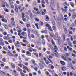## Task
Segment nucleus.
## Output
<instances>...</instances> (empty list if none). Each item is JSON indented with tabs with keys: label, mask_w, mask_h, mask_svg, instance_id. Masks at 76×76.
<instances>
[{
	"label": "nucleus",
	"mask_w": 76,
	"mask_h": 76,
	"mask_svg": "<svg viewBox=\"0 0 76 76\" xmlns=\"http://www.w3.org/2000/svg\"><path fill=\"white\" fill-rule=\"evenodd\" d=\"M54 0H51V2L50 4V7L51 8L53 7H54Z\"/></svg>",
	"instance_id": "nucleus-1"
},
{
	"label": "nucleus",
	"mask_w": 76,
	"mask_h": 76,
	"mask_svg": "<svg viewBox=\"0 0 76 76\" xmlns=\"http://www.w3.org/2000/svg\"><path fill=\"white\" fill-rule=\"evenodd\" d=\"M7 55H8V56H11V57L13 56V54L12 53V52H10V51H9L7 52Z\"/></svg>",
	"instance_id": "nucleus-2"
},
{
	"label": "nucleus",
	"mask_w": 76,
	"mask_h": 76,
	"mask_svg": "<svg viewBox=\"0 0 76 76\" xmlns=\"http://www.w3.org/2000/svg\"><path fill=\"white\" fill-rule=\"evenodd\" d=\"M27 32L28 33V35L29 37H31V33H30V29L29 28H28Z\"/></svg>",
	"instance_id": "nucleus-3"
},
{
	"label": "nucleus",
	"mask_w": 76,
	"mask_h": 76,
	"mask_svg": "<svg viewBox=\"0 0 76 76\" xmlns=\"http://www.w3.org/2000/svg\"><path fill=\"white\" fill-rule=\"evenodd\" d=\"M15 11H16L17 13H18V12H19L18 8L17 7V5H15Z\"/></svg>",
	"instance_id": "nucleus-4"
},
{
	"label": "nucleus",
	"mask_w": 76,
	"mask_h": 76,
	"mask_svg": "<svg viewBox=\"0 0 76 76\" xmlns=\"http://www.w3.org/2000/svg\"><path fill=\"white\" fill-rule=\"evenodd\" d=\"M76 13H73L72 18H73V19H75V18H76Z\"/></svg>",
	"instance_id": "nucleus-5"
},
{
	"label": "nucleus",
	"mask_w": 76,
	"mask_h": 76,
	"mask_svg": "<svg viewBox=\"0 0 76 76\" xmlns=\"http://www.w3.org/2000/svg\"><path fill=\"white\" fill-rule=\"evenodd\" d=\"M54 47V50H55V52H57V50H58V48H57V46H53Z\"/></svg>",
	"instance_id": "nucleus-6"
},
{
	"label": "nucleus",
	"mask_w": 76,
	"mask_h": 76,
	"mask_svg": "<svg viewBox=\"0 0 76 76\" xmlns=\"http://www.w3.org/2000/svg\"><path fill=\"white\" fill-rule=\"evenodd\" d=\"M62 37L63 38H64V41H65V40H66V36L65 35V34L64 33L62 34Z\"/></svg>",
	"instance_id": "nucleus-7"
},
{
	"label": "nucleus",
	"mask_w": 76,
	"mask_h": 76,
	"mask_svg": "<svg viewBox=\"0 0 76 76\" xmlns=\"http://www.w3.org/2000/svg\"><path fill=\"white\" fill-rule=\"evenodd\" d=\"M70 4L72 7L74 8L75 6V4H74V3L71 2H70Z\"/></svg>",
	"instance_id": "nucleus-8"
},
{
	"label": "nucleus",
	"mask_w": 76,
	"mask_h": 76,
	"mask_svg": "<svg viewBox=\"0 0 76 76\" xmlns=\"http://www.w3.org/2000/svg\"><path fill=\"white\" fill-rule=\"evenodd\" d=\"M11 24L13 26H14V27H16V25H15V22L14 21H12L11 22Z\"/></svg>",
	"instance_id": "nucleus-9"
},
{
	"label": "nucleus",
	"mask_w": 76,
	"mask_h": 76,
	"mask_svg": "<svg viewBox=\"0 0 76 76\" xmlns=\"http://www.w3.org/2000/svg\"><path fill=\"white\" fill-rule=\"evenodd\" d=\"M26 54H27V55H29L28 56H31L32 54L31 53H30L29 52L27 51L26 53Z\"/></svg>",
	"instance_id": "nucleus-10"
},
{
	"label": "nucleus",
	"mask_w": 76,
	"mask_h": 76,
	"mask_svg": "<svg viewBox=\"0 0 76 76\" xmlns=\"http://www.w3.org/2000/svg\"><path fill=\"white\" fill-rule=\"evenodd\" d=\"M2 22H5V23H7V21L6 19L2 18Z\"/></svg>",
	"instance_id": "nucleus-11"
},
{
	"label": "nucleus",
	"mask_w": 76,
	"mask_h": 76,
	"mask_svg": "<svg viewBox=\"0 0 76 76\" xmlns=\"http://www.w3.org/2000/svg\"><path fill=\"white\" fill-rule=\"evenodd\" d=\"M11 66H12V67L13 69H15V68L16 67V66H15V65L13 63H12L11 64Z\"/></svg>",
	"instance_id": "nucleus-12"
},
{
	"label": "nucleus",
	"mask_w": 76,
	"mask_h": 76,
	"mask_svg": "<svg viewBox=\"0 0 76 76\" xmlns=\"http://www.w3.org/2000/svg\"><path fill=\"white\" fill-rule=\"evenodd\" d=\"M55 38H56L58 39V41H60V39H58V35L57 34H56Z\"/></svg>",
	"instance_id": "nucleus-13"
},
{
	"label": "nucleus",
	"mask_w": 76,
	"mask_h": 76,
	"mask_svg": "<svg viewBox=\"0 0 76 76\" xmlns=\"http://www.w3.org/2000/svg\"><path fill=\"white\" fill-rule=\"evenodd\" d=\"M62 70L63 71H65L66 70V67H65V66L62 67Z\"/></svg>",
	"instance_id": "nucleus-14"
},
{
	"label": "nucleus",
	"mask_w": 76,
	"mask_h": 76,
	"mask_svg": "<svg viewBox=\"0 0 76 76\" xmlns=\"http://www.w3.org/2000/svg\"><path fill=\"white\" fill-rule=\"evenodd\" d=\"M7 4H8L7 3H6V2H2L1 3V4H5V5H7Z\"/></svg>",
	"instance_id": "nucleus-15"
},
{
	"label": "nucleus",
	"mask_w": 76,
	"mask_h": 76,
	"mask_svg": "<svg viewBox=\"0 0 76 76\" xmlns=\"http://www.w3.org/2000/svg\"><path fill=\"white\" fill-rule=\"evenodd\" d=\"M61 63L63 66H64V65H65V62H64L63 61H61Z\"/></svg>",
	"instance_id": "nucleus-16"
},
{
	"label": "nucleus",
	"mask_w": 76,
	"mask_h": 76,
	"mask_svg": "<svg viewBox=\"0 0 76 76\" xmlns=\"http://www.w3.org/2000/svg\"><path fill=\"white\" fill-rule=\"evenodd\" d=\"M23 42H24V43H25V42L26 43V44H28V42L27 41L25 40H23Z\"/></svg>",
	"instance_id": "nucleus-17"
},
{
	"label": "nucleus",
	"mask_w": 76,
	"mask_h": 76,
	"mask_svg": "<svg viewBox=\"0 0 76 76\" xmlns=\"http://www.w3.org/2000/svg\"><path fill=\"white\" fill-rule=\"evenodd\" d=\"M4 11L6 12H7V13H9V10L8 9L5 10V8H4Z\"/></svg>",
	"instance_id": "nucleus-18"
},
{
	"label": "nucleus",
	"mask_w": 76,
	"mask_h": 76,
	"mask_svg": "<svg viewBox=\"0 0 76 76\" xmlns=\"http://www.w3.org/2000/svg\"><path fill=\"white\" fill-rule=\"evenodd\" d=\"M10 3V5H12L13 4V1L12 0H9Z\"/></svg>",
	"instance_id": "nucleus-19"
},
{
	"label": "nucleus",
	"mask_w": 76,
	"mask_h": 76,
	"mask_svg": "<svg viewBox=\"0 0 76 76\" xmlns=\"http://www.w3.org/2000/svg\"><path fill=\"white\" fill-rule=\"evenodd\" d=\"M54 54L56 56V57H60V55H59V54H58V53H57V54L56 55V54L54 53Z\"/></svg>",
	"instance_id": "nucleus-20"
},
{
	"label": "nucleus",
	"mask_w": 76,
	"mask_h": 76,
	"mask_svg": "<svg viewBox=\"0 0 76 76\" xmlns=\"http://www.w3.org/2000/svg\"><path fill=\"white\" fill-rule=\"evenodd\" d=\"M49 47L51 49H53V46L51 45L49 43Z\"/></svg>",
	"instance_id": "nucleus-21"
},
{
	"label": "nucleus",
	"mask_w": 76,
	"mask_h": 76,
	"mask_svg": "<svg viewBox=\"0 0 76 76\" xmlns=\"http://www.w3.org/2000/svg\"><path fill=\"white\" fill-rule=\"evenodd\" d=\"M51 42L53 46H55V43L54 41L53 40H52Z\"/></svg>",
	"instance_id": "nucleus-22"
},
{
	"label": "nucleus",
	"mask_w": 76,
	"mask_h": 76,
	"mask_svg": "<svg viewBox=\"0 0 76 76\" xmlns=\"http://www.w3.org/2000/svg\"><path fill=\"white\" fill-rule=\"evenodd\" d=\"M64 31H65V34H67V28H64Z\"/></svg>",
	"instance_id": "nucleus-23"
},
{
	"label": "nucleus",
	"mask_w": 76,
	"mask_h": 76,
	"mask_svg": "<svg viewBox=\"0 0 76 76\" xmlns=\"http://www.w3.org/2000/svg\"><path fill=\"white\" fill-rule=\"evenodd\" d=\"M25 61H28V60H29V59H30V58L26 57L25 58Z\"/></svg>",
	"instance_id": "nucleus-24"
},
{
	"label": "nucleus",
	"mask_w": 76,
	"mask_h": 76,
	"mask_svg": "<svg viewBox=\"0 0 76 76\" xmlns=\"http://www.w3.org/2000/svg\"><path fill=\"white\" fill-rule=\"evenodd\" d=\"M21 15H22V18H25V13H23Z\"/></svg>",
	"instance_id": "nucleus-25"
},
{
	"label": "nucleus",
	"mask_w": 76,
	"mask_h": 76,
	"mask_svg": "<svg viewBox=\"0 0 76 76\" xmlns=\"http://www.w3.org/2000/svg\"><path fill=\"white\" fill-rule=\"evenodd\" d=\"M49 31H50V32H53V30L51 29V27L50 26L49 27Z\"/></svg>",
	"instance_id": "nucleus-26"
},
{
	"label": "nucleus",
	"mask_w": 76,
	"mask_h": 76,
	"mask_svg": "<svg viewBox=\"0 0 76 76\" xmlns=\"http://www.w3.org/2000/svg\"><path fill=\"white\" fill-rule=\"evenodd\" d=\"M0 45H2V46H4V44L2 42H0Z\"/></svg>",
	"instance_id": "nucleus-27"
},
{
	"label": "nucleus",
	"mask_w": 76,
	"mask_h": 76,
	"mask_svg": "<svg viewBox=\"0 0 76 76\" xmlns=\"http://www.w3.org/2000/svg\"><path fill=\"white\" fill-rule=\"evenodd\" d=\"M32 49V48H29L28 49L29 51L30 52H32V50H31Z\"/></svg>",
	"instance_id": "nucleus-28"
},
{
	"label": "nucleus",
	"mask_w": 76,
	"mask_h": 76,
	"mask_svg": "<svg viewBox=\"0 0 76 76\" xmlns=\"http://www.w3.org/2000/svg\"><path fill=\"white\" fill-rule=\"evenodd\" d=\"M15 45L16 46V47H21V46L19 45H18V44L17 43L15 44Z\"/></svg>",
	"instance_id": "nucleus-29"
},
{
	"label": "nucleus",
	"mask_w": 76,
	"mask_h": 76,
	"mask_svg": "<svg viewBox=\"0 0 76 76\" xmlns=\"http://www.w3.org/2000/svg\"><path fill=\"white\" fill-rule=\"evenodd\" d=\"M45 62L47 64H48L50 63V62L48 60H46L45 61Z\"/></svg>",
	"instance_id": "nucleus-30"
},
{
	"label": "nucleus",
	"mask_w": 76,
	"mask_h": 76,
	"mask_svg": "<svg viewBox=\"0 0 76 76\" xmlns=\"http://www.w3.org/2000/svg\"><path fill=\"white\" fill-rule=\"evenodd\" d=\"M57 7L58 9H59V8H60V4H59V3H57Z\"/></svg>",
	"instance_id": "nucleus-31"
},
{
	"label": "nucleus",
	"mask_w": 76,
	"mask_h": 76,
	"mask_svg": "<svg viewBox=\"0 0 76 76\" xmlns=\"http://www.w3.org/2000/svg\"><path fill=\"white\" fill-rule=\"evenodd\" d=\"M2 61H3V62H6V58H3L2 59Z\"/></svg>",
	"instance_id": "nucleus-32"
},
{
	"label": "nucleus",
	"mask_w": 76,
	"mask_h": 76,
	"mask_svg": "<svg viewBox=\"0 0 76 76\" xmlns=\"http://www.w3.org/2000/svg\"><path fill=\"white\" fill-rule=\"evenodd\" d=\"M3 48L4 50L5 51H7L8 50V48H5L4 47H3Z\"/></svg>",
	"instance_id": "nucleus-33"
},
{
	"label": "nucleus",
	"mask_w": 76,
	"mask_h": 76,
	"mask_svg": "<svg viewBox=\"0 0 76 76\" xmlns=\"http://www.w3.org/2000/svg\"><path fill=\"white\" fill-rule=\"evenodd\" d=\"M24 67H23V69L24 70H27V69H28V68L27 67H26V66H23Z\"/></svg>",
	"instance_id": "nucleus-34"
},
{
	"label": "nucleus",
	"mask_w": 76,
	"mask_h": 76,
	"mask_svg": "<svg viewBox=\"0 0 76 76\" xmlns=\"http://www.w3.org/2000/svg\"><path fill=\"white\" fill-rule=\"evenodd\" d=\"M18 71H19V72H22V69H21L20 68H18Z\"/></svg>",
	"instance_id": "nucleus-35"
},
{
	"label": "nucleus",
	"mask_w": 76,
	"mask_h": 76,
	"mask_svg": "<svg viewBox=\"0 0 76 76\" xmlns=\"http://www.w3.org/2000/svg\"><path fill=\"white\" fill-rule=\"evenodd\" d=\"M3 26H4V27L6 29H7V25H6V24H4L3 25Z\"/></svg>",
	"instance_id": "nucleus-36"
},
{
	"label": "nucleus",
	"mask_w": 76,
	"mask_h": 76,
	"mask_svg": "<svg viewBox=\"0 0 76 76\" xmlns=\"http://www.w3.org/2000/svg\"><path fill=\"white\" fill-rule=\"evenodd\" d=\"M35 25L37 28V29H39V27H38V25L37 24H35Z\"/></svg>",
	"instance_id": "nucleus-37"
},
{
	"label": "nucleus",
	"mask_w": 76,
	"mask_h": 76,
	"mask_svg": "<svg viewBox=\"0 0 76 76\" xmlns=\"http://www.w3.org/2000/svg\"><path fill=\"white\" fill-rule=\"evenodd\" d=\"M65 55L66 57H69V54L67 53H65Z\"/></svg>",
	"instance_id": "nucleus-38"
},
{
	"label": "nucleus",
	"mask_w": 76,
	"mask_h": 76,
	"mask_svg": "<svg viewBox=\"0 0 76 76\" xmlns=\"http://www.w3.org/2000/svg\"><path fill=\"white\" fill-rule=\"evenodd\" d=\"M21 8H22V7L20 6H18V9H19L20 10L21 9V11L20 12H21L22 10V9H21Z\"/></svg>",
	"instance_id": "nucleus-39"
},
{
	"label": "nucleus",
	"mask_w": 76,
	"mask_h": 76,
	"mask_svg": "<svg viewBox=\"0 0 76 76\" xmlns=\"http://www.w3.org/2000/svg\"><path fill=\"white\" fill-rule=\"evenodd\" d=\"M19 66L20 67H22V66H23V64H18Z\"/></svg>",
	"instance_id": "nucleus-40"
},
{
	"label": "nucleus",
	"mask_w": 76,
	"mask_h": 76,
	"mask_svg": "<svg viewBox=\"0 0 76 76\" xmlns=\"http://www.w3.org/2000/svg\"><path fill=\"white\" fill-rule=\"evenodd\" d=\"M62 59H63V60H64L66 61V58H64V56H62Z\"/></svg>",
	"instance_id": "nucleus-41"
},
{
	"label": "nucleus",
	"mask_w": 76,
	"mask_h": 76,
	"mask_svg": "<svg viewBox=\"0 0 76 76\" xmlns=\"http://www.w3.org/2000/svg\"><path fill=\"white\" fill-rule=\"evenodd\" d=\"M26 26L28 28V27H29V26H30V25H29V24H27V23H26Z\"/></svg>",
	"instance_id": "nucleus-42"
},
{
	"label": "nucleus",
	"mask_w": 76,
	"mask_h": 76,
	"mask_svg": "<svg viewBox=\"0 0 76 76\" xmlns=\"http://www.w3.org/2000/svg\"><path fill=\"white\" fill-rule=\"evenodd\" d=\"M13 56V57H17V56H18V54H16L15 55H13V56Z\"/></svg>",
	"instance_id": "nucleus-43"
},
{
	"label": "nucleus",
	"mask_w": 76,
	"mask_h": 76,
	"mask_svg": "<svg viewBox=\"0 0 76 76\" xmlns=\"http://www.w3.org/2000/svg\"><path fill=\"white\" fill-rule=\"evenodd\" d=\"M54 18L55 20H57L58 19V18H57V17H55V16H54Z\"/></svg>",
	"instance_id": "nucleus-44"
},
{
	"label": "nucleus",
	"mask_w": 76,
	"mask_h": 76,
	"mask_svg": "<svg viewBox=\"0 0 76 76\" xmlns=\"http://www.w3.org/2000/svg\"><path fill=\"white\" fill-rule=\"evenodd\" d=\"M29 15L30 18H32V13L29 14Z\"/></svg>",
	"instance_id": "nucleus-45"
},
{
	"label": "nucleus",
	"mask_w": 76,
	"mask_h": 76,
	"mask_svg": "<svg viewBox=\"0 0 76 76\" xmlns=\"http://www.w3.org/2000/svg\"><path fill=\"white\" fill-rule=\"evenodd\" d=\"M63 12L64 13H66V12H67V10L66 9H64L63 10Z\"/></svg>",
	"instance_id": "nucleus-46"
},
{
	"label": "nucleus",
	"mask_w": 76,
	"mask_h": 76,
	"mask_svg": "<svg viewBox=\"0 0 76 76\" xmlns=\"http://www.w3.org/2000/svg\"><path fill=\"white\" fill-rule=\"evenodd\" d=\"M58 20L59 21H61V18H60V17H58V20Z\"/></svg>",
	"instance_id": "nucleus-47"
},
{
	"label": "nucleus",
	"mask_w": 76,
	"mask_h": 76,
	"mask_svg": "<svg viewBox=\"0 0 76 76\" xmlns=\"http://www.w3.org/2000/svg\"><path fill=\"white\" fill-rule=\"evenodd\" d=\"M65 4L66 5V6H70V4H67V3L66 2L65 3Z\"/></svg>",
	"instance_id": "nucleus-48"
},
{
	"label": "nucleus",
	"mask_w": 76,
	"mask_h": 76,
	"mask_svg": "<svg viewBox=\"0 0 76 76\" xmlns=\"http://www.w3.org/2000/svg\"><path fill=\"white\" fill-rule=\"evenodd\" d=\"M32 12L33 13H34V14H37V12H36L34 10H32Z\"/></svg>",
	"instance_id": "nucleus-49"
},
{
	"label": "nucleus",
	"mask_w": 76,
	"mask_h": 76,
	"mask_svg": "<svg viewBox=\"0 0 76 76\" xmlns=\"http://www.w3.org/2000/svg\"><path fill=\"white\" fill-rule=\"evenodd\" d=\"M21 74L22 76H25V74H24L23 73H21Z\"/></svg>",
	"instance_id": "nucleus-50"
},
{
	"label": "nucleus",
	"mask_w": 76,
	"mask_h": 76,
	"mask_svg": "<svg viewBox=\"0 0 76 76\" xmlns=\"http://www.w3.org/2000/svg\"><path fill=\"white\" fill-rule=\"evenodd\" d=\"M4 35H7V33L6 32H4L3 33Z\"/></svg>",
	"instance_id": "nucleus-51"
},
{
	"label": "nucleus",
	"mask_w": 76,
	"mask_h": 76,
	"mask_svg": "<svg viewBox=\"0 0 76 76\" xmlns=\"http://www.w3.org/2000/svg\"><path fill=\"white\" fill-rule=\"evenodd\" d=\"M51 35L52 37H54V34L53 33H52Z\"/></svg>",
	"instance_id": "nucleus-52"
},
{
	"label": "nucleus",
	"mask_w": 76,
	"mask_h": 76,
	"mask_svg": "<svg viewBox=\"0 0 76 76\" xmlns=\"http://www.w3.org/2000/svg\"><path fill=\"white\" fill-rule=\"evenodd\" d=\"M0 73H1V74H4V72L0 70Z\"/></svg>",
	"instance_id": "nucleus-53"
},
{
	"label": "nucleus",
	"mask_w": 76,
	"mask_h": 76,
	"mask_svg": "<svg viewBox=\"0 0 76 76\" xmlns=\"http://www.w3.org/2000/svg\"><path fill=\"white\" fill-rule=\"evenodd\" d=\"M31 37L33 38H35V36H34V35H33V34H31Z\"/></svg>",
	"instance_id": "nucleus-54"
},
{
	"label": "nucleus",
	"mask_w": 76,
	"mask_h": 76,
	"mask_svg": "<svg viewBox=\"0 0 76 76\" xmlns=\"http://www.w3.org/2000/svg\"><path fill=\"white\" fill-rule=\"evenodd\" d=\"M46 75H49V73L47 71L46 72Z\"/></svg>",
	"instance_id": "nucleus-55"
},
{
	"label": "nucleus",
	"mask_w": 76,
	"mask_h": 76,
	"mask_svg": "<svg viewBox=\"0 0 76 76\" xmlns=\"http://www.w3.org/2000/svg\"><path fill=\"white\" fill-rule=\"evenodd\" d=\"M25 64L26 65V66H28L29 65V64L27 62H26Z\"/></svg>",
	"instance_id": "nucleus-56"
},
{
	"label": "nucleus",
	"mask_w": 76,
	"mask_h": 76,
	"mask_svg": "<svg viewBox=\"0 0 76 76\" xmlns=\"http://www.w3.org/2000/svg\"><path fill=\"white\" fill-rule=\"evenodd\" d=\"M36 21L37 22H39V19H38V18H36Z\"/></svg>",
	"instance_id": "nucleus-57"
},
{
	"label": "nucleus",
	"mask_w": 76,
	"mask_h": 76,
	"mask_svg": "<svg viewBox=\"0 0 76 76\" xmlns=\"http://www.w3.org/2000/svg\"><path fill=\"white\" fill-rule=\"evenodd\" d=\"M46 19H47L48 20H49V17H48L47 15H46Z\"/></svg>",
	"instance_id": "nucleus-58"
},
{
	"label": "nucleus",
	"mask_w": 76,
	"mask_h": 76,
	"mask_svg": "<svg viewBox=\"0 0 76 76\" xmlns=\"http://www.w3.org/2000/svg\"><path fill=\"white\" fill-rule=\"evenodd\" d=\"M47 53L48 54H50V52L49 51H48L47 52Z\"/></svg>",
	"instance_id": "nucleus-59"
},
{
	"label": "nucleus",
	"mask_w": 76,
	"mask_h": 76,
	"mask_svg": "<svg viewBox=\"0 0 76 76\" xmlns=\"http://www.w3.org/2000/svg\"><path fill=\"white\" fill-rule=\"evenodd\" d=\"M6 7H7V8H9V6L8 4H7V5H6Z\"/></svg>",
	"instance_id": "nucleus-60"
},
{
	"label": "nucleus",
	"mask_w": 76,
	"mask_h": 76,
	"mask_svg": "<svg viewBox=\"0 0 76 76\" xmlns=\"http://www.w3.org/2000/svg\"><path fill=\"white\" fill-rule=\"evenodd\" d=\"M64 50L65 51H67V48H66V47L64 48Z\"/></svg>",
	"instance_id": "nucleus-61"
},
{
	"label": "nucleus",
	"mask_w": 76,
	"mask_h": 76,
	"mask_svg": "<svg viewBox=\"0 0 76 76\" xmlns=\"http://www.w3.org/2000/svg\"><path fill=\"white\" fill-rule=\"evenodd\" d=\"M73 38H74V39H76V36H74L73 37Z\"/></svg>",
	"instance_id": "nucleus-62"
},
{
	"label": "nucleus",
	"mask_w": 76,
	"mask_h": 76,
	"mask_svg": "<svg viewBox=\"0 0 76 76\" xmlns=\"http://www.w3.org/2000/svg\"><path fill=\"white\" fill-rule=\"evenodd\" d=\"M22 20L24 22H25V20H26L25 18H23V19H22Z\"/></svg>",
	"instance_id": "nucleus-63"
},
{
	"label": "nucleus",
	"mask_w": 76,
	"mask_h": 76,
	"mask_svg": "<svg viewBox=\"0 0 76 76\" xmlns=\"http://www.w3.org/2000/svg\"><path fill=\"white\" fill-rule=\"evenodd\" d=\"M42 15H45V13L44 12L42 11Z\"/></svg>",
	"instance_id": "nucleus-64"
}]
</instances>
